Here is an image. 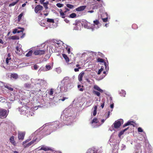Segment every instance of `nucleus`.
<instances>
[{"mask_svg":"<svg viewBox=\"0 0 153 153\" xmlns=\"http://www.w3.org/2000/svg\"><path fill=\"white\" fill-rule=\"evenodd\" d=\"M103 21L104 22H106L108 21V18H103L102 19Z\"/></svg>","mask_w":153,"mask_h":153,"instance_id":"nucleus-46","label":"nucleus"},{"mask_svg":"<svg viewBox=\"0 0 153 153\" xmlns=\"http://www.w3.org/2000/svg\"><path fill=\"white\" fill-rule=\"evenodd\" d=\"M56 5L59 7H62L64 5L63 4H61L60 3H58L56 4Z\"/></svg>","mask_w":153,"mask_h":153,"instance_id":"nucleus-36","label":"nucleus"},{"mask_svg":"<svg viewBox=\"0 0 153 153\" xmlns=\"http://www.w3.org/2000/svg\"><path fill=\"white\" fill-rule=\"evenodd\" d=\"M86 153H97V151L91 149H88Z\"/></svg>","mask_w":153,"mask_h":153,"instance_id":"nucleus-18","label":"nucleus"},{"mask_svg":"<svg viewBox=\"0 0 153 153\" xmlns=\"http://www.w3.org/2000/svg\"><path fill=\"white\" fill-rule=\"evenodd\" d=\"M4 42L2 40V39H0V43L3 44H4Z\"/></svg>","mask_w":153,"mask_h":153,"instance_id":"nucleus-53","label":"nucleus"},{"mask_svg":"<svg viewBox=\"0 0 153 153\" xmlns=\"http://www.w3.org/2000/svg\"><path fill=\"white\" fill-rule=\"evenodd\" d=\"M65 10H66L64 12L65 13L66 12H67L68 11H69L70 10L68 8L65 7Z\"/></svg>","mask_w":153,"mask_h":153,"instance_id":"nucleus-47","label":"nucleus"},{"mask_svg":"<svg viewBox=\"0 0 153 153\" xmlns=\"http://www.w3.org/2000/svg\"><path fill=\"white\" fill-rule=\"evenodd\" d=\"M94 110L97 111V105H95L94 107Z\"/></svg>","mask_w":153,"mask_h":153,"instance_id":"nucleus-55","label":"nucleus"},{"mask_svg":"<svg viewBox=\"0 0 153 153\" xmlns=\"http://www.w3.org/2000/svg\"><path fill=\"white\" fill-rule=\"evenodd\" d=\"M16 53L18 54H20L21 53L20 49L19 48L18 46H16Z\"/></svg>","mask_w":153,"mask_h":153,"instance_id":"nucleus-22","label":"nucleus"},{"mask_svg":"<svg viewBox=\"0 0 153 153\" xmlns=\"http://www.w3.org/2000/svg\"><path fill=\"white\" fill-rule=\"evenodd\" d=\"M45 0H40V3L41 4H43V3H44V1Z\"/></svg>","mask_w":153,"mask_h":153,"instance_id":"nucleus-56","label":"nucleus"},{"mask_svg":"<svg viewBox=\"0 0 153 153\" xmlns=\"http://www.w3.org/2000/svg\"><path fill=\"white\" fill-rule=\"evenodd\" d=\"M29 140H27L23 142V145L24 146V145L26 144V143L28 142Z\"/></svg>","mask_w":153,"mask_h":153,"instance_id":"nucleus-45","label":"nucleus"},{"mask_svg":"<svg viewBox=\"0 0 153 153\" xmlns=\"http://www.w3.org/2000/svg\"><path fill=\"white\" fill-rule=\"evenodd\" d=\"M67 99V98L66 97H63V98H62V99H61V100L62 101H64L66 99Z\"/></svg>","mask_w":153,"mask_h":153,"instance_id":"nucleus-54","label":"nucleus"},{"mask_svg":"<svg viewBox=\"0 0 153 153\" xmlns=\"http://www.w3.org/2000/svg\"><path fill=\"white\" fill-rule=\"evenodd\" d=\"M102 6V3L100 4H95V5L94 6V9H97L98 8H100Z\"/></svg>","mask_w":153,"mask_h":153,"instance_id":"nucleus-24","label":"nucleus"},{"mask_svg":"<svg viewBox=\"0 0 153 153\" xmlns=\"http://www.w3.org/2000/svg\"><path fill=\"white\" fill-rule=\"evenodd\" d=\"M45 50L37 49L36 50L33 52L35 55H41L44 54L45 53Z\"/></svg>","mask_w":153,"mask_h":153,"instance_id":"nucleus-2","label":"nucleus"},{"mask_svg":"<svg viewBox=\"0 0 153 153\" xmlns=\"http://www.w3.org/2000/svg\"><path fill=\"white\" fill-rule=\"evenodd\" d=\"M31 84L28 83H25L24 85V86L26 88H30Z\"/></svg>","mask_w":153,"mask_h":153,"instance_id":"nucleus-29","label":"nucleus"},{"mask_svg":"<svg viewBox=\"0 0 153 153\" xmlns=\"http://www.w3.org/2000/svg\"><path fill=\"white\" fill-rule=\"evenodd\" d=\"M93 93L94 94L96 95L98 97H100V92H99L97 91H93Z\"/></svg>","mask_w":153,"mask_h":153,"instance_id":"nucleus-31","label":"nucleus"},{"mask_svg":"<svg viewBox=\"0 0 153 153\" xmlns=\"http://www.w3.org/2000/svg\"><path fill=\"white\" fill-rule=\"evenodd\" d=\"M85 74V73L83 72H81L79 75L78 79L79 81L81 82L82 81V78Z\"/></svg>","mask_w":153,"mask_h":153,"instance_id":"nucleus-13","label":"nucleus"},{"mask_svg":"<svg viewBox=\"0 0 153 153\" xmlns=\"http://www.w3.org/2000/svg\"><path fill=\"white\" fill-rule=\"evenodd\" d=\"M43 150L45 151H53V150L51 148L49 147L45 146L44 145L42 146L41 148L39 149V150Z\"/></svg>","mask_w":153,"mask_h":153,"instance_id":"nucleus-3","label":"nucleus"},{"mask_svg":"<svg viewBox=\"0 0 153 153\" xmlns=\"http://www.w3.org/2000/svg\"><path fill=\"white\" fill-rule=\"evenodd\" d=\"M21 32H22V30L19 31V30H17V33H19Z\"/></svg>","mask_w":153,"mask_h":153,"instance_id":"nucleus-62","label":"nucleus"},{"mask_svg":"<svg viewBox=\"0 0 153 153\" xmlns=\"http://www.w3.org/2000/svg\"><path fill=\"white\" fill-rule=\"evenodd\" d=\"M138 131L139 132H143V131L141 127H139L138 128Z\"/></svg>","mask_w":153,"mask_h":153,"instance_id":"nucleus-40","label":"nucleus"},{"mask_svg":"<svg viewBox=\"0 0 153 153\" xmlns=\"http://www.w3.org/2000/svg\"><path fill=\"white\" fill-rule=\"evenodd\" d=\"M33 68L34 69L36 70L38 68V66L37 65H33Z\"/></svg>","mask_w":153,"mask_h":153,"instance_id":"nucleus-49","label":"nucleus"},{"mask_svg":"<svg viewBox=\"0 0 153 153\" xmlns=\"http://www.w3.org/2000/svg\"><path fill=\"white\" fill-rule=\"evenodd\" d=\"M47 3H43V5L44 7H45L46 9H47L48 8V7H47Z\"/></svg>","mask_w":153,"mask_h":153,"instance_id":"nucleus-43","label":"nucleus"},{"mask_svg":"<svg viewBox=\"0 0 153 153\" xmlns=\"http://www.w3.org/2000/svg\"><path fill=\"white\" fill-rule=\"evenodd\" d=\"M132 27L134 29H136L137 28V26L136 24H134L132 25Z\"/></svg>","mask_w":153,"mask_h":153,"instance_id":"nucleus-37","label":"nucleus"},{"mask_svg":"<svg viewBox=\"0 0 153 153\" xmlns=\"http://www.w3.org/2000/svg\"><path fill=\"white\" fill-rule=\"evenodd\" d=\"M94 11L93 10H89L88 11V13H93L94 12Z\"/></svg>","mask_w":153,"mask_h":153,"instance_id":"nucleus-60","label":"nucleus"},{"mask_svg":"<svg viewBox=\"0 0 153 153\" xmlns=\"http://www.w3.org/2000/svg\"><path fill=\"white\" fill-rule=\"evenodd\" d=\"M60 13V16L62 18H65V13L64 12H63L61 9L59 11Z\"/></svg>","mask_w":153,"mask_h":153,"instance_id":"nucleus-15","label":"nucleus"},{"mask_svg":"<svg viewBox=\"0 0 153 153\" xmlns=\"http://www.w3.org/2000/svg\"><path fill=\"white\" fill-rule=\"evenodd\" d=\"M63 57L65 59L66 62L68 63L69 61V59L67 56L65 54L63 53L62 54Z\"/></svg>","mask_w":153,"mask_h":153,"instance_id":"nucleus-17","label":"nucleus"},{"mask_svg":"<svg viewBox=\"0 0 153 153\" xmlns=\"http://www.w3.org/2000/svg\"><path fill=\"white\" fill-rule=\"evenodd\" d=\"M105 105V102L104 101H102V103H101V107L102 108H103L104 106Z\"/></svg>","mask_w":153,"mask_h":153,"instance_id":"nucleus-44","label":"nucleus"},{"mask_svg":"<svg viewBox=\"0 0 153 153\" xmlns=\"http://www.w3.org/2000/svg\"><path fill=\"white\" fill-rule=\"evenodd\" d=\"M99 122L97 118H94L91 122V124H93L94 123H97Z\"/></svg>","mask_w":153,"mask_h":153,"instance_id":"nucleus-25","label":"nucleus"},{"mask_svg":"<svg viewBox=\"0 0 153 153\" xmlns=\"http://www.w3.org/2000/svg\"><path fill=\"white\" fill-rule=\"evenodd\" d=\"M134 124H135V123L133 121H128V122L127 123L123 125V127H125L128 126L129 125H132L134 127V126H135V125H134Z\"/></svg>","mask_w":153,"mask_h":153,"instance_id":"nucleus-10","label":"nucleus"},{"mask_svg":"<svg viewBox=\"0 0 153 153\" xmlns=\"http://www.w3.org/2000/svg\"><path fill=\"white\" fill-rule=\"evenodd\" d=\"M81 68V67H79L78 68H75L74 69V70L75 71V72H78L79 71V69H80Z\"/></svg>","mask_w":153,"mask_h":153,"instance_id":"nucleus-41","label":"nucleus"},{"mask_svg":"<svg viewBox=\"0 0 153 153\" xmlns=\"http://www.w3.org/2000/svg\"><path fill=\"white\" fill-rule=\"evenodd\" d=\"M4 86L10 91H12L13 90V88L12 87V86L10 85L4 84Z\"/></svg>","mask_w":153,"mask_h":153,"instance_id":"nucleus-11","label":"nucleus"},{"mask_svg":"<svg viewBox=\"0 0 153 153\" xmlns=\"http://www.w3.org/2000/svg\"><path fill=\"white\" fill-rule=\"evenodd\" d=\"M11 38L12 39H19V37L16 36H11Z\"/></svg>","mask_w":153,"mask_h":153,"instance_id":"nucleus-30","label":"nucleus"},{"mask_svg":"<svg viewBox=\"0 0 153 153\" xmlns=\"http://www.w3.org/2000/svg\"><path fill=\"white\" fill-rule=\"evenodd\" d=\"M9 111L3 108L0 109V118L1 119L5 118L8 114Z\"/></svg>","mask_w":153,"mask_h":153,"instance_id":"nucleus-1","label":"nucleus"},{"mask_svg":"<svg viewBox=\"0 0 153 153\" xmlns=\"http://www.w3.org/2000/svg\"><path fill=\"white\" fill-rule=\"evenodd\" d=\"M25 133L24 132H20L18 133V138L19 140H23L24 138Z\"/></svg>","mask_w":153,"mask_h":153,"instance_id":"nucleus-7","label":"nucleus"},{"mask_svg":"<svg viewBox=\"0 0 153 153\" xmlns=\"http://www.w3.org/2000/svg\"><path fill=\"white\" fill-rule=\"evenodd\" d=\"M97 61L98 62H103L104 63V64L106 67V63L104 62V60L100 58H98L97 59Z\"/></svg>","mask_w":153,"mask_h":153,"instance_id":"nucleus-19","label":"nucleus"},{"mask_svg":"<svg viewBox=\"0 0 153 153\" xmlns=\"http://www.w3.org/2000/svg\"><path fill=\"white\" fill-rule=\"evenodd\" d=\"M46 69L48 70H50L51 68V66L50 65H47L46 66Z\"/></svg>","mask_w":153,"mask_h":153,"instance_id":"nucleus-42","label":"nucleus"},{"mask_svg":"<svg viewBox=\"0 0 153 153\" xmlns=\"http://www.w3.org/2000/svg\"><path fill=\"white\" fill-rule=\"evenodd\" d=\"M47 21L50 23H54V22L53 19L49 18H48L47 19Z\"/></svg>","mask_w":153,"mask_h":153,"instance_id":"nucleus-32","label":"nucleus"},{"mask_svg":"<svg viewBox=\"0 0 153 153\" xmlns=\"http://www.w3.org/2000/svg\"><path fill=\"white\" fill-rule=\"evenodd\" d=\"M103 68H102V66L100 69H99L98 70V74H100L101 73V72L103 71Z\"/></svg>","mask_w":153,"mask_h":153,"instance_id":"nucleus-39","label":"nucleus"},{"mask_svg":"<svg viewBox=\"0 0 153 153\" xmlns=\"http://www.w3.org/2000/svg\"><path fill=\"white\" fill-rule=\"evenodd\" d=\"M42 8L43 7L42 6L40 5H38L35 7L34 11L36 13H37L39 11L42 10Z\"/></svg>","mask_w":153,"mask_h":153,"instance_id":"nucleus-6","label":"nucleus"},{"mask_svg":"<svg viewBox=\"0 0 153 153\" xmlns=\"http://www.w3.org/2000/svg\"><path fill=\"white\" fill-rule=\"evenodd\" d=\"M11 79H17L19 78L18 75L15 73H11L10 75Z\"/></svg>","mask_w":153,"mask_h":153,"instance_id":"nucleus-8","label":"nucleus"},{"mask_svg":"<svg viewBox=\"0 0 153 153\" xmlns=\"http://www.w3.org/2000/svg\"><path fill=\"white\" fill-rule=\"evenodd\" d=\"M81 87H82V88H83V85L81 86V85H78V88H80Z\"/></svg>","mask_w":153,"mask_h":153,"instance_id":"nucleus-58","label":"nucleus"},{"mask_svg":"<svg viewBox=\"0 0 153 153\" xmlns=\"http://www.w3.org/2000/svg\"><path fill=\"white\" fill-rule=\"evenodd\" d=\"M64 20L67 23H68L69 22V21L67 19H65Z\"/></svg>","mask_w":153,"mask_h":153,"instance_id":"nucleus-52","label":"nucleus"},{"mask_svg":"<svg viewBox=\"0 0 153 153\" xmlns=\"http://www.w3.org/2000/svg\"><path fill=\"white\" fill-rule=\"evenodd\" d=\"M66 49L67 50V52L68 53H70V48H68L67 47L66 48Z\"/></svg>","mask_w":153,"mask_h":153,"instance_id":"nucleus-48","label":"nucleus"},{"mask_svg":"<svg viewBox=\"0 0 153 153\" xmlns=\"http://www.w3.org/2000/svg\"><path fill=\"white\" fill-rule=\"evenodd\" d=\"M17 29H15L13 31V34H15L16 33H17Z\"/></svg>","mask_w":153,"mask_h":153,"instance_id":"nucleus-51","label":"nucleus"},{"mask_svg":"<svg viewBox=\"0 0 153 153\" xmlns=\"http://www.w3.org/2000/svg\"><path fill=\"white\" fill-rule=\"evenodd\" d=\"M76 15L75 13H73L69 15V17L71 18H74L76 16Z\"/></svg>","mask_w":153,"mask_h":153,"instance_id":"nucleus-28","label":"nucleus"},{"mask_svg":"<svg viewBox=\"0 0 153 153\" xmlns=\"http://www.w3.org/2000/svg\"><path fill=\"white\" fill-rule=\"evenodd\" d=\"M11 58L10 57H7L6 60V63L7 64L9 63V61L10 60Z\"/></svg>","mask_w":153,"mask_h":153,"instance_id":"nucleus-38","label":"nucleus"},{"mask_svg":"<svg viewBox=\"0 0 153 153\" xmlns=\"http://www.w3.org/2000/svg\"><path fill=\"white\" fill-rule=\"evenodd\" d=\"M94 88L95 89L99 91L100 92L102 93L103 92V91L97 85H95L94 86Z\"/></svg>","mask_w":153,"mask_h":153,"instance_id":"nucleus-16","label":"nucleus"},{"mask_svg":"<svg viewBox=\"0 0 153 153\" xmlns=\"http://www.w3.org/2000/svg\"><path fill=\"white\" fill-rule=\"evenodd\" d=\"M79 90L80 91H83V88H80L79 89Z\"/></svg>","mask_w":153,"mask_h":153,"instance_id":"nucleus-63","label":"nucleus"},{"mask_svg":"<svg viewBox=\"0 0 153 153\" xmlns=\"http://www.w3.org/2000/svg\"><path fill=\"white\" fill-rule=\"evenodd\" d=\"M38 82L36 84H39L40 86H41L42 84H43L45 82V81L42 79L38 80Z\"/></svg>","mask_w":153,"mask_h":153,"instance_id":"nucleus-20","label":"nucleus"},{"mask_svg":"<svg viewBox=\"0 0 153 153\" xmlns=\"http://www.w3.org/2000/svg\"><path fill=\"white\" fill-rule=\"evenodd\" d=\"M128 129V127L127 128L121 131L119 134H118L119 136L120 137L121 135H123V134L124 132L125 131H126Z\"/></svg>","mask_w":153,"mask_h":153,"instance_id":"nucleus-21","label":"nucleus"},{"mask_svg":"<svg viewBox=\"0 0 153 153\" xmlns=\"http://www.w3.org/2000/svg\"><path fill=\"white\" fill-rule=\"evenodd\" d=\"M73 25L74 26V30H78L80 29V23L79 22H76L75 23H74Z\"/></svg>","mask_w":153,"mask_h":153,"instance_id":"nucleus-4","label":"nucleus"},{"mask_svg":"<svg viewBox=\"0 0 153 153\" xmlns=\"http://www.w3.org/2000/svg\"><path fill=\"white\" fill-rule=\"evenodd\" d=\"M37 139V138H35V139L33 140L32 141H30V142L24 145V148H26L27 147H28L30 146L33 144V143H34L35 142H36Z\"/></svg>","mask_w":153,"mask_h":153,"instance_id":"nucleus-5","label":"nucleus"},{"mask_svg":"<svg viewBox=\"0 0 153 153\" xmlns=\"http://www.w3.org/2000/svg\"><path fill=\"white\" fill-rule=\"evenodd\" d=\"M93 22L94 25H98L100 23L99 22V20H96L94 21H93Z\"/></svg>","mask_w":153,"mask_h":153,"instance_id":"nucleus-35","label":"nucleus"},{"mask_svg":"<svg viewBox=\"0 0 153 153\" xmlns=\"http://www.w3.org/2000/svg\"><path fill=\"white\" fill-rule=\"evenodd\" d=\"M13 153H18V152L16 151H14Z\"/></svg>","mask_w":153,"mask_h":153,"instance_id":"nucleus-64","label":"nucleus"},{"mask_svg":"<svg viewBox=\"0 0 153 153\" xmlns=\"http://www.w3.org/2000/svg\"><path fill=\"white\" fill-rule=\"evenodd\" d=\"M66 6L68 7L70 9H72L74 7V6L73 5L68 4H66Z\"/></svg>","mask_w":153,"mask_h":153,"instance_id":"nucleus-33","label":"nucleus"},{"mask_svg":"<svg viewBox=\"0 0 153 153\" xmlns=\"http://www.w3.org/2000/svg\"><path fill=\"white\" fill-rule=\"evenodd\" d=\"M10 143L12 144L14 146H15L16 145V143L14 140V136H12L10 138Z\"/></svg>","mask_w":153,"mask_h":153,"instance_id":"nucleus-14","label":"nucleus"},{"mask_svg":"<svg viewBox=\"0 0 153 153\" xmlns=\"http://www.w3.org/2000/svg\"><path fill=\"white\" fill-rule=\"evenodd\" d=\"M23 15V13H22L20 14L18 16V20L19 22H20L21 19Z\"/></svg>","mask_w":153,"mask_h":153,"instance_id":"nucleus-27","label":"nucleus"},{"mask_svg":"<svg viewBox=\"0 0 153 153\" xmlns=\"http://www.w3.org/2000/svg\"><path fill=\"white\" fill-rule=\"evenodd\" d=\"M53 88H51L50 91L49 92L48 94L50 95H52L53 94Z\"/></svg>","mask_w":153,"mask_h":153,"instance_id":"nucleus-34","label":"nucleus"},{"mask_svg":"<svg viewBox=\"0 0 153 153\" xmlns=\"http://www.w3.org/2000/svg\"><path fill=\"white\" fill-rule=\"evenodd\" d=\"M26 5V4L25 3H24L22 5V7H25Z\"/></svg>","mask_w":153,"mask_h":153,"instance_id":"nucleus-61","label":"nucleus"},{"mask_svg":"<svg viewBox=\"0 0 153 153\" xmlns=\"http://www.w3.org/2000/svg\"><path fill=\"white\" fill-rule=\"evenodd\" d=\"M86 81H87L88 82H89H89H90V80H89V79H88V78H87V79H86Z\"/></svg>","mask_w":153,"mask_h":153,"instance_id":"nucleus-59","label":"nucleus"},{"mask_svg":"<svg viewBox=\"0 0 153 153\" xmlns=\"http://www.w3.org/2000/svg\"><path fill=\"white\" fill-rule=\"evenodd\" d=\"M97 114V111L94 110L93 112V115L94 116H95Z\"/></svg>","mask_w":153,"mask_h":153,"instance_id":"nucleus-50","label":"nucleus"},{"mask_svg":"<svg viewBox=\"0 0 153 153\" xmlns=\"http://www.w3.org/2000/svg\"><path fill=\"white\" fill-rule=\"evenodd\" d=\"M114 128H118L121 125V122L120 121H115L114 123Z\"/></svg>","mask_w":153,"mask_h":153,"instance_id":"nucleus-9","label":"nucleus"},{"mask_svg":"<svg viewBox=\"0 0 153 153\" xmlns=\"http://www.w3.org/2000/svg\"><path fill=\"white\" fill-rule=\"evenodd\" d=\"M86 6H82L76 8V10L77 11H82L86 8Z\"/></svg>","mask_w":153,"mask_h":153,"instance_id":"nucleus-12","label":"nucleus"},{"mask_svg":"<svg viewBox=\"0 0 153 153\" xmlns=\"http://www.w3.org/2000/svg\"><path fill=\"white\" fill-rule=\"evenodd\" d=\"M114 104L113 103L112 104H111L110 105V107L112 108H114Z\"/></svg>","mask_w":153,"mask_h":153,"instance_id":"nucleus-57","label":"nucleus"},{"mask_svg":"<svg viewBox=\"0 0 153 153\" xmlns=\"http://www.w3.org/2000/svg\"><path fill=\"white\" fill-rule=\"evenodd\" d=\"M19 1V0H17L15 2H13L12 3L10 4H9V7H11L14 6L18 3V2Z\"/></svg>","mask_w":153,"mask_h":153,"instance_id":"nucleus-23","label":"nucleus"},{"mask_svg":"<svg viewBox=\"0 0 153 153\" xmlns=\"http://www.w3.org/2000/svg\"><path fill=\"white\" fill-rule=\"evenodd\" d=\"M33 53V51L32 50L30 51L26 55V56L27 57H29Z\"/></svg>","mask_w":153,"mask_h":153,"instance_id":"nucleus-26","label":"nucleus"}]
</instances>
